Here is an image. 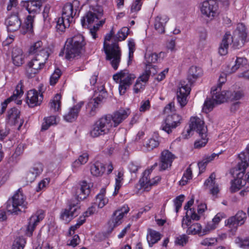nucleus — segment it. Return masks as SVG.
Returning a JSON list of instances; mask_svg holds the SVG:
<instances>
[{"instance_id": "f257e3e1", "label": "nucleus", "mask_w": 249, "mask_h": 249, "mask_svg": "<svg viewBox=\"0 0 249 249\" xmlns=\"http://www.w3.org/2000/svg\"><path fill=\"white\" fill-rule=\"evenodd\" d=\"M90 193L89 185L86 181L79 183L75 192L77 200L69 201L68 207L62 209L60 214V218L65 223L70 222L80 213V206L79 201L87 198Z\"/></svg>"}, {"instance_id": "f03ea898", "label": "nucleus", "mask_w": 249, "mask_h": 249, "mask_svg": "<svg viewBox=\"0 0 249 249\" xmlns=\"http://www.w3.org/2000/svg\"><path fill=\"white\" fill-rule=\"evenodd\" d=\"M248 34L245 25L241 23L237 25L236 29L231 36L226 33L218 48V53L221 55H225L228 53L230 44L232 43L233 47L238 48L242 47L246 41Z\"/></svg>"}, {"instance_id": "7ed1b4c3", "label": "nucleus", "mask_w": 249, "mask_h": 249, "mask_svg": "<svg viewBox=\"0 0 249 249\" xmlns=\"http://www.w3.org/2000/svg\"><path fill=\"white\" fill-rule=\"evenodd\" d=\"M85 44L84 37L81 34L68 38L64 48L65 58L70 61L78 58Z\"/></svg>"}, {"instance_id": "20e7f679", "label": "nucleus", "mask_w": 249, "mask_h": 249, "mask_svg": "<svg viewBox=\"0 0 249 249\" xmlns=\"http://www.w3.org/2000/svg\"><path fill=\"white\" fill-rule=\"evenodd\" d=\"M27 205L26 196L21 189H19L12 197L7 201L6 210L11 214H18L22 209H25L27 207Z\"/></svg>"}, {"instance_id": "39448f33", "label": "nucleus", "mask_w": 249, "mask_h": 249, "mask_svg": "<svg viewBox=\"0 0 249 249\" xmlns=\"http://www.w3.org/2000/svg\"><path fill=\"white\" fill-rule=\"evenodd\" d=\"M136 76L127 70H123L113 75V79L119 84V91L121 95L124 94L129 89Z\"/></svg>"}, {"instance_id": "423d86ee", "label": "nucleus", "mask_w": 249, "mask_h": 249, "mask_svg": "<svg viewBox=\"0 0 249 249\" xmlns=\"http://www.w3.org/2000/svg\"><path fill=\"white\" fill-rule=\"evenodd\" d=\"M104 50L106 54L107 60L109 61L112 68L116 70L119 67L121 60V51L117 43L110 45L105 44Z\"/></svg>"}, {"instance_id": "0eeeda50", "label": "nucleus", "mask_w": 249, "mask_h": 249, "mask_svg": "<svg viewBox=\"0 0 249 249\" xmlns=\"http://www.w3.org/2000/svg\"><path fill=\"white\" fill-rule=\"evenodd\" d=\"M43 54H42V56L35 55L28 62L27 73L29 77H34L44 67L49 57V53H47L46 52H43Z\"/></svg>"}, {"instance_id": "6e6552de", "label": "nucleus", "mask_w": 249, "mask_h": 249, "mask_svg": "<svg viewBox=\"0 0 249 249\" xmlns=\"http://www.w3.org/2000/svg\"><path fill=\"white\" fill-rule=\"evenodd\" d=\"M109 121L105 116L97 120L91 127L90 136L93 138H96L107 134L111 129Z\"/></svg>"}, {"instance_id": "1a4fd4ad", "label": "nucleus", "mask_w": 249, "mask_h": 249, "mask_svg": "<svg viewBox=\"0 0 249 249\" xmlns=\"http://www.w3.org/2000/svg\"><path fill=\"white\" fill-rule=\"evenodd\" d=\"M156 165L157 163L150 169L146 170L143 173L142 177L139 180L141 188L145 191H149L152 186L157 185L160 181L161 178L160 176L152 177L153 167Z\"/></svg>"}, {"instance_id": "9d476101", "label": "nucleus", "mask_w": 249, "mask_h": 249, "mask_svg": "<svg viewBox=\"0 0 249 249\" xmlns=\"http://www.w3.org/2000/svg\"><path fill=\"white\" fill-rule=\"evenodd\" d=\"M200 12L204 16L213 19L218 14V6L213 0L203 1L200 6Z\"/></svg>"}, {"instance_id": "9b49d317", "label": "nucleus", "mask_w": 249, "mask_h": 249, "mask_svg": "<svg viewBox=\"0 0 249 249\" xmlns=\"http://www.w3.org/2000/svg\"><path fill=\"white\" fill-rule=\"evenodd\" d=\"M107 95L104 87L101 86L95 91V97L88 104V107L90 108L89 114L91 116L94 115L96 108L102 103Z\"/></svg>"}, {"instance_id": "f8f14e48", "label": "nucleus", "mask_w": 249, "mask_h": 249, "mask_svg": "<svg viewBox=\"0 0 249 249\" xmlns=\"http://www.w3.org/2000/svg\"><path fill=\"white\" fill-rule=\"evenodd\" d=\"M181 121V116L177 114L169 115L162 123L161 128L162 130L170 134L172 132L173 129L180 125Z\"/></svg>"}, {"instance_id": "ddd939ff", "label": "nucleus", "mask_w": 249, "mask_h": 249, "mask_svg": "<svg viewBox=\"0 0 249 249\" xmlns=\"http://www.w3.org/2000/svg\"><path fill=\"white\" fill-rule=\"evenodd\" d=\"M129 109H120L115 112L112 115H105L106 118L109 121L111 128L116 127L122 123L129 115Z\"/></svg>"}, {"instance_id": "4468645a", "label": "nucleus", "mask_w": 249, "mask_h": 249, "mask_svg": "<svg viewBox=\"0 0 249 249\" xmlns=\"http://www.w3.org/2000/svg\"><path fill=\"white\" fill-rule=\"evenodd\" d=\"M129 211V207L126 205H124L114 212L111 219L108 222L111 230L122 223L124 214L127 213Z\"/></svg>"}, {"instance_id": "2eb2a0df", "label": "nucleus", "mask_w": 249, "mask_h": 249, "mask_svg": "<svg viewBox=\"0 0 249 249\" xmlns=\"http://www.w3.org/2000/svg\"><path fill=\"white\" fill-rule=\"evenodd\" d=\"M20 111L16 108H12L7 113V121L11 125H14L19 130L22 125L24 120L20 118Z\"/></svg>"}, {"instance_id": "dca6fc26", "label": "nucleus", "mask_w": 249, "mask_h": 249, "mask_svg": "<svg viewBox=\"0 0 249 249\" xmlns=\"http://www.w3.org/2000/svg\"><path fill=\"white\" fill-rule=\"evenodd\" d=\"M23 84L21 81L17 85L16 89L14 91L13 94L7 99L4 102L1 103L0 109V115L3 113L5 111L8 103H10L12 101H16L17 100L16 103L17 104H20L21 103V100H18V98H19L23 94V91L22 89Z\"/></svg>"}, {"instance_id": "f3484780", "label": "nucleus", "mask_w": 249, "mask_h": 249, "mask_svg": "<svg viewBox=\"0 0 249 249\" xmlns=\"http://www.w3.org/2000/svg\"><path fill=\"white\" fill-rule=\"evenodd\" d=\"M230 93V91H221V88L219 85L213 87L211 90L213 100L216 104H220L226 101L229 97Z\"/></svg>"}, {"instance_id": "a211bd4d", "label": "nucleus", "mask_w": 249, "mask_h": 249, "mask_svg": "<svg viewBox=\"0 0 249 249\" xmlns=\"http://www.w3.org/2000/svg\"><path fill=\"white\" fill-rule=\"evenodd\" d=\"M44 217V212L42 210H39L36 213L32 215L29 220L28 225L27 227L26 234L28 236L32 235L36 226Z\"/></svg>"}, {"instance_id": "6ab92c4d", "label": "nucleus", "mask_w": 249, "mask_h": 249, "mask_svg": "<svg viewBox=\"0 0 249 249\" xmlns=\"http://www.w3.org/2000/svg\"><path fill=\"white\" fill-rule=\"evenodd\" d=\"M190 87L187 84L180 83L177 92L178 102L181 107H184L187 103V97L190 94Z\"/></svg>"}, {"instance_id": "aec40b11", "label": "nucleus", "mask_w": 249, "mask_h": 249, "mask_svg": "<svg viewBox=\"0 0 249 249\" xmlns=\"http://www.w3.org/2000/svg\"><path fill=\"white\" fill-rule=\"evenodd\" d=\"M246 218V213L243 211H239L235 216L226 220L225 225L231 230L236 229L238 226L244 223Z\"/></svg>"}, {"instance_id": "412c9836", "label": "nucleus", "mask_w": 249, "mask_h": 249, "mask_svg": "<svg viewBox=\"0 0 249 249\" xmlns=\"http://www.w3.org/2000/svg\"><path fill=\"white\" fill-rule=\"evenodd\" d=\"M7 29L9 32H15L18 30L21 25L18 13L12 14L7 17L5 21Z\"/></svg>"}, {"instance_id": "4be33fe9", "label": "nucleus", "mask_w": 249, "mask_h": 249, "mask_svg": "<svg viewBox=\"0 0 249 249\" xmlns=\"http://www.w3.org/2000/svg\"><path fill=\"white\" fill-rule=\"evenodd\" d=\"M190 127L199 134L204 136L207 132V127L204 125V121L197 117H192L190 118Z\"/></svg>"}, {"instance_id": "5701e85b", "label": "nucleus", "mask_w": 249, "mask_h": 249, "mask_svg": "<svg viewBox=\"0 0 249 249\" xmlns=\"http://www.w3.org/2000/svg\"><path fill=\"white\" fill-rule=\"evenodd\" d=\"M42 100V94L36 90H30L27 93L26 103L30 107H33L39 105Z\"/></svg>"}, {"instance_id": "b1692460", "label": "nucleus", "mask_w": 249, "mask_h": 249, "mask_svg": "<svg viewBox=\"0 0 249 249\" xmlns=\"http://www.w3.org/2000/svg\"><path fill=\"white\" fill-rule=\"evenodd\" d=\"M165 54L164 53L161 52L159 53H147L145 54L144 56V64L146 67L149 69H155V66H153L152 64L158 62L161 59L165 57Z\"/></svg>"}, {"instance_id": "393cba45", "label": "nucleus", "mask_w": 249, "mask_h": 249, "mask_svg": "<svg viewBox=\"0 0 249 249\" xmlns=\"http://www.w3.org/2000/svg\"><path fill=\"white\" fill-rule=\"evenodd\" d=\"M176 156L168 150H163L161 154L160 168L165 170L170 167Z\"/></svg>"}, {"instance_id": "a878e982", "label": "nucleus", "mask_w": 249, "mask_h": 249, "mask_svg": "<svg viewBox=\"0 0 249 249\" xmlns=\"http://www.w3.org/2000/svg\"><path fill=\"white\" fill-rule=\"evenodd\" d=\"M22 6L30 14L35 15L39 13L42 6L41 0H29L22 2Z\"/></svg>"}, {"instance_id": "bb28decb", "label": "nucleus", "mask_w": 249, "mask_h": 249, "mask_svg": "<svg viewBox=\"0 0 249 249\" xmlns=\"http://www.w3.org/2000/svg\"><path fill=\"white\" fill-rule=\"evenodd\" d=\"M215 178V174L213 173L204 183L205 189L208 190L213 196L217 195L219 192V186L216 183Z\"/></svg>"}, {"instance_id": "cd10ccee", "label": "nucleus", "mask_w": 249, "mask_h": 249, "mask_svg": "<svg viewBox=\"0 0 249 249\" xmlns=\"http://www.w3.org/2000/svg\"><path fill=\"white\" fill-rule=\"evenodd\" d=\"M11 56L12 62L16 66H20L24 62L25 55L19 47L16 46L12 49Z\"/></svg>"}, {"instance_id": "c85d7f7f", "label": "nucleus", "mask_w": 249, "mask_h": 249, "mask_svg": "<svg viewBox=\"0 0 249 249\" xmlns=\"http://www.w3.org/2000/svg\"><path fill=\"white\" fill-rule=\"evenodd\" d=\"M240 161L238 162L236 168L240 171L238 175H241V177H243L246 169L249 165V154L246 152H241L238 155Z\"/></svg>"}, {"instance_id": "c756f323", "label": "nucleus", "mask_w": 249, "mask_h": 249, "mask_svg": "<svg viewBox=\"0 0 249 249\" xmlns=\"http://www.w3.org/2000/svg\"><path fill=\"white\" fill-rule=\"evenodd\" d=\"M83 105V103L80 102L73 107L70 108L68 112L64 116V120L69 122H72L75 120Z\"/></svg>"}, {"instance_id": "7c9ffc66", "label": "nucleus", "mask_w": 249, "mask_h": 249, "mask_svg": "<svg viewBox=\"0 0 249 249\" xmlns=\"http://www.w3.org/2000/svg\"><path fill=\"white\" fill-rule=\"evenodd\" d=\"M77 2V0H74L72 4L68 3L64 6L62 13L63 18H65L71 22L72 21L73 18L76 13V10L75 11L73 10V5Z\"/></svg>"}, {"instance_id": "2f4dec72", "label": "nucleus", "mask_w": 249, "mask_h": 249, "mask_svg": "<svg viewBox=\"0 0 249 249\" xmlns=\"http://www.w3.org/2000/svg\"><path fill=\"white\" fill-rule=\"evenodd\" d=\"M43 52L49 53L48 49L43 46L41 41H37L31 45L29 50V54L35 55L42 56V54H43Z\"/></svg>"}, {"instance_id": "473e14b6", "label": "nucleus", "mask_w": 249, "mask_h": 249, "mask_svg": "<svg viewBox=\"0 0 249 249\" xmlns=\"http://www.w3.org/2000/svg\"><path fill=\"white\" fill-rule=\"evenodd\" d=\"M169 18L166 15H159L155 20L154 27L155 30L160 34H162L165 31V26Z\"/></svg>"}, {"instance_id": "72a5a7b5", "label": "nucleus", "mask_w": 249, "mask_h": 249, "mask_svg": "<svg viewBox=\"0 0 249 249\" xmlns=\"http://www.w3.org/2000/svg\"><path fill=\"white\" fill-rule=\"evenodd\" d=\"M203 74V71L201 68L196 66H191L188 71L187 78L190 84L193 83L197 78Z\"/></svg>"}, {"instance_id": "f704fd0d", "label": "nucleus", "mask_w": 249, "mask_h": 249, "mask_svg": "<svg viewBox=\"0 0 249 249\" xmlns=\"http://www.w3.org/2000/svg\"><path fill=\"white\" fill-rule=\"evenodd\" d=\"M43 171V166L41 164H35L27 173L26 179L28 182H33L36 178Z\"/></svg>"}, {"instance_id": "c9c22d12", "label": "nucleus", "mask_w": 249, "mask_h": 249, "mask_svg": "<svg viewBox=\"0 0 249 249\" xmlns=\"http://www.w3.org/2000/svg\"><path fill=\"white\" fill-rule=\"evenodd\" d=\"M34 16H27L24 23L21 25L20 32L25 35L27 33H32L33 32V23Z\"/></svg>"}, {"instance_id": "e433bc0d", "label": "nucleus", "mask_w": 249, "mask_h": 249, "mask_svg": "<svg viewBox=\"0 0 249 249\" xmlns=\"http://www.w3.org/2000/svg\"><path fill=\"white\" fill-rule=\"evenodd\" d=\"M108 202V199L106 196V189L102 188L100 193L96 196L94 204L97 205L98 208H102Z\"/></svg>"}, {"instance_id": "4c0bfd02", "label": "nucleus", "mask_w": 249, "mask_h": 249, "mask_svg": "<svg viewBox=\"0 0 249 249\" xmlns=\"http://www.w3.org/2000/svg\"><path fill=\"white\" fill-rule=\"evenodd\" d=\"M98 20V18L96 14L89 11L81 18V24L84 28L88 27L89 25L97 21Z\"/></svg>"}, {"instance_id": "58836bf2", "label": "nucleus", "mask_w": 249, "mask_h": 249, "mask_svg": "<svg viewBox=\"0 0 249 249\" xmlns=\"http://www.w3.org/2000/svg\"><path fill=\"white\" fill-rule=\"evenodd\" d=\"M160 238L161 235L159 232L151 229L148 230L147 240L150 247L158 242Z\"/></svg>"}, {"instance_id": "ea45409f", "label": "nucleus", "mask_w": 249, "mask_h": 249, "mask_svg": "<svg viewBox=\"0 0 249 249\" xmlns=\"http://www.w3.org/2000/svg\"><path fill=\"white\" fill-rule=\"evenodd\" d=\"M105 170L104 164L99 162L96 161L90 166V172L94 176L98 177L103 175Z\"/></svg>"}, {"instance_id": "a19ab883", "label": "nucleus", "mask_w": 249, "mask_h": 249, "mask_svg": "<svg viewBox=\"0 0 249 249\" xmlns=\"http://www.w3.org/2000/svg\"><path fill=\"white\" fill-rule=\"evenodd\" d=\"M89 160V155L87 153H84L79 156L77 160H76L72 163L71 166L73 171H76L77 169L83 164L87 162Z\"/></svg>"}, {"instance_id": "79ce46f5", "label": "nucleus", "mask_w": 249, "mask_h": 249, "mask_svg": "<svg viewBox=\"0 0 249 249\" xmlns=\"http://www.w3.org/2000/svg\"><path fill=\"white\" fill-rule=\"evenodd\" d=\"M71 22L61 16L58 18L56 21V29L58 32H64L66 28L70 26Z\"/></svg>"}, {"instance_id": "37998d69", "label": "nucleus", "mask_w": 249, "mask_h": 249, "mask_svg": "<svg viewBox=\"0 0 249 249\" xmlns=\"http://www.w3.org/2000/svg\"><path fill=\"white\" fill-rule=\"evenodd\" d=\"M202 231V227L199 223H194L192 224L188 229L187 230L186 232L189 234H198L199 236H202L201 234Z\"/></svg>"}, {"instance_id": "c03bdc74", "label": "nucleus", "mask_w": 249, "mask_h": 249, "mask_svg": "<svg viewBox=\"0 0 249 249\" xmlns=\"http://www.w3.org/2000/svg\"><path fill=\"white\" fill-rule=\"evenodd\" d=\"M57 124V118L55 116H51L44 118V122L42 124V130H46L49 127Z\"/></svg>"}, {"instance_id": "a18cd8bd", "label": "nucleus", "mask_w": 249, "mask_h": 249, "mask_svg": "<svg viewBox=\"0 0 249 249\" xmlns=\"http://www.w3.org/2000/svg\"><path fill=\"white\" fill-rule=\"evenodd\" d=\"M61 96L60 94H56L50 102V106L51 109L53 111H58L60 107V100Z\"/></svg>"}, {"instance_id": "49530a36", "label": "nucleus", "mask_w": 249, "mask_h": 249, "mask_svg": "<svg viewBox=\"0 0 249 249\" xmlns=\"http://www.w3.org/2000/svg\"><path fill=\"white\" fill-rule=\"evenodd\" d=\"M129 30V29L127 27H123L114 36V40L117 41L124 40L128 36Z\"/></svg>"}, {"instance_id": "de8ad7c7", "label": "nucleus", "mask_w": 249, "mask_h": 249, "mask_svg": "<svg viewBox=\"0 0 249 249\" xmlns=\"http://www.w3.org/2000/svg\"><path fill=\"white\" fill-rule=\"evenodd\" d=\"M245 183V180L242 179L240 178H237L236 179H234L231 182V191L232 192H235L239 190L241 187L244 185V183Z\"/></svg>"}, {"instance_id": "09e8293b", "label": "nucleus", "mask_w": 249, "mask_h": 249, "mask_svg": "<svg viewBox=\"0 0 249 249\" xmlns=\"http://www.w3.org/2000/svg\"><path fill=\"white\" fill-rule=\"evenodd\" d=\"M192 171L191 168L189 167L184 173L181 179L179 181V185L181 186L186 185L188 183V181L192 178Z\"/></svg>"}, {"instance_id": "8fccbe9b", "label": "nucleus", "mask_w": 249, "mask_h": 249, "mask_svg": "<svg viewBox=\"0 0 249 249\" xmlns=\"http://www.w3.org/2000/svg\"><path fill=\"white\" fill-rule=\"evenodd\" d=\"M159 145V142L158 139L156 138L148 139L146 142L144 146L146 147L147 150L150 151L157 147Z\"/></svg>"}, {"instance_id": "3c124183", "label": "nucleus", "mask_w": 249, "mask_h": 249, "mask_svg": "<svg viewBox=\"0 0 249 249\" xmlns=\"http://www.w3.org/2000/svg\"><path fill=\"white\" fill-rule=\"evenodd\" d=\"M247 63V60L245 58L238 57L235 61V64L231 68V72L236 71L238 69L243 67Z\"/></svg>"}, {"instance_id": "603ef678", "label": "nucleus", "mask_w": 249, "mask_h": 249, "mask_svg": "<svg viewBox=\"0 0 249 249\" xmlns=\"http://www.w3.org/2000/svg\"><path fill=\"white\" fill-rule=\"evenodd\" d=\"M235 242L241 248L244 249L249 248V237L245 238L237 237L235 239Z\"/></svg>"}, {"instance_id": "864d4df0", "label": "nucleus", "mask_w": 249, "mask_h": 249, "mask_svg": "<svg viewBox=\"0 0 249 249\" xmlns=\"http://www.w3.org/2000/svg\"><path fill=\"white\" fill-rule=\"evenodd\" d=\"M62 74L61 71L59 69H55L50 78V83L52 86L54 85L58 81Z\"/></svg>"}, {"instance_id": "5fc2aeb1", "label": "nucleus", "mask_w": 249, "mask_h": 249, "mask_svg": "<svg viewBox=\"0 0 249 249\" xmlns=\"http://www.w3.org/2000/svg\"><path fill=\"white\" fill-rule=\"evenodd\" d=\"M215 104H216L215 102L212 98V99L207 98L204 102L203 110L206 113L210 112L213 109Z\"/></svg>"}, {"instance_id": "6e6d98bb", "label": "nucleus", "mask_w": 249, "mask_h": 249, "mask_svg": "<svg viewBox=\"0 0 249 249\" xmlns=\"http://www.w3.org/2000/svg\"><path fill=\"white\" fill-rule=\"evenodd\" d=\"M201 140H198L195 142L194 146L196 148H200L204 147L208 142L207 134L205 133V135L199 134Z\"/></svg>"}, {"instance_id": "4d7b16f0", "label": "nucleus", "mask_w": 249, "mask_h": 249, "mask_svg": "<svg viewBox=\"0 0 249 249\" xmlns=\"http://www.w3.org/2000/svg\"><path fill=\"white\" fill-rule=\"evenodd\" d=\"M25 244L26 241L24 238H18L15 240L12 249H23Z\"/></svg>"}, {"instance_id": "13d9d810", "label": "nucleus", "mask_w": 249, "mask_h": 249, "mask_svg": "<svg viewBox=\"0 0 249 249\" xmlns=\"http://www.w3.org/2000/svg\"><path fill=\"white\" fill-rule=\"evenodd\" d=\"M217 227L211 221L208 222L205 227L202 229L201 234L203 235L207 234L211 232L212 231L215 230Z\"/></svg>"}, {"instance_id": "bf43d9fd", "label": "nucleus", "mask_w": 249, "mask_h": 249, "mask_svg": "<svg viewBox=\"0 0 249 249\" xmlns=\"http://www.w3.org/2000/svg\"><path fill=\"white\" fill-rule=\"evenodd\" d=\"M190 213H191V209L186 212V216L182 220V227L183 229H188V227L192 225V220L189 217Z\"/></svg>"}, {"instance_id": "052dcab7", "label": "nucleus", "mask_w": 249, "mask_h": 249, "mask_svg": "<svg viewBox=\"0 0 249 249\" xmlns=\"http://www.w3.org/2000/svg\"><path fill=\"white\" fill-rule=\"evenodd\" d=\"M151 72L150 69L146 67L145 71L137 79L145 84L148 81Z\"/></svg>"}, {"instance_id": "680f3d73", "label": "nucleus", "mask_w": 249, "mask_h": 249, "mask_svg": "<svg viewBox=\"0 0 249 249\" xmlns=\"http://www.w3.org/2000/svg\"><path fill=\"white\" fill-rule=\"evenodd\" d=\"M184 196L182 195H181L178 196H177L174 200V206L175 207V211L177 213H178L179 209L181 208L182 206V203L184 201Z\"/></svg>"}, {"instance_id": "e2e57ef3", "label": "nucleus", "mask_w": 249, "mask_h": 249, "mask_svg": "<svg viewBox=\"0 0 249 249\" xmlns=\"http://www.w3.org/2000/svg\"><path fill=\"white\" fill-rule=\"evenodd\" d=\"M50 181V180L48 178H46L41 180L38 183L36 189V191L39 192L45 189L46 187L49 185Z\"/></svg>"}, {"instance_id": "0e129e2a", "label": "nucleus", "mask_w": 249, "mask_h": 249, "mask_svg": "<svg viewBox=\"0 0 249 249\" xmlns=\"http://www.w3.org/2000/svg\"><path fill=\"white\" fill-rule=\"evenodd\" d=\"M188 241V237L185 234H183L176 238L175 243L176 244L183 246L187 243Z\"/></svg>"}, {"instance_id": "69168bd1", "label": "nucleus", "mask_w": 249, "mask_h": 249, "mask_svg": "<svg viewBox=\"0 0 249 249\" xmlns=\"http://www.w3.org/2000/svg\"><path fill=\"white\" fill-rule=\"evenodd\" d=\"M145 86L144 83L142 82L141 81L137 79L134 86H133V91L135 93H138L141 91Z\"/></svg>"}, {"instance_id": "338daca9", "label": "nucleus", "mask_w": 249, "mask_h": 249, "mask_svg": "<svg viewBox=\"0 0 249 249\" xmlns=\"http://www.w3.org/2000/svg\"><path fill=\"white\" fill-rule=\"evenodd\" d=\"M217 240L215 238H206L202 240L201 244L204 246H211L215 244Z\"/></svg>"}, {"instance_id": "774afa93", "label": "nucleus", "mask_w": 249, "mask_h": 249, "mask_svg": "<svg viewBox=\"0 0 249 249\" xmlns=\"http://www.w3.org/2000/svg\"><path fill=\"white\" fill-rule=\"evenodd\" d=\"M142 5V0H134L131 7L132 12H138L141 9Z\"/></svg>"}]
</instances>
